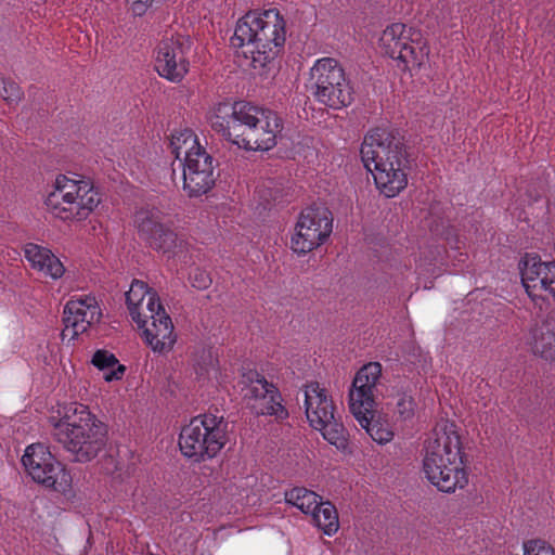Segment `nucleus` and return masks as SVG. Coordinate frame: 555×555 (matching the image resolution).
<instances>
[{
  "label": "nucleus",
  "instance_id": "39448f33",
  "mask_svg": "<svg viewBox=\"0 0 555 555\" xmlns=\"http://www.w3.org/2000/svg\"><path fill=\"white\" fill-rule=\"evenodd\" d=\"M51 435L75 462L87 463L105 446V427L88 406L70 403L60 418L51 417Z\"/></svg>",
  "mask_w": 555,
  "mask_h": 555
},
{
  "label": "nucleus",
  "instance_id": "b1692460",
  "mask_svg": "<svg viewBox=\"0 0 555 555\" xmlns=\"http://www.w3.org/2000/svg\"><path fill=\"white\" fill-rule=\"evenodd\" d=\"M359 425L365 429L366 434L378 444H386L393 439V431L390 426L380 421L373 420V411L362 410V414L357 411H350Z\"/></svg>",
  "mask_w": 555,
  "mask_h": 555
},
{
  "label": "nucleus",
  "instance_id": "0eeeda50",
  "mask_svg": "<svg viewBox=\"0 0 555 555\" xmlns=\"http://www.w3.org/2000/svg\"><path fill=\"white\" fill-rule=\"evenodd\" d=\"M100 201V195L89 179L70 173L55 177L44 205L52 216L67 221L88 217Z\"/></svg>",
  "mask_w": 555,
  "mask_h": 555
},
{
  "label": "nucleus",
  "instance_id": "7ed1b4c3",
  "mask_svg": "<svg viewBox=\"0 0 555 555\" xmlns=\"http://www.w3.org/2000/svg\"><path fill=\"white\" fill-rule=\"evenodd\" d=\"M285 39V21L278 10L270 9L241 17L230 41L233 48L243 49L255 69H262L274 61Z\"/></svg>",
  "mask_w": 555,
  "mask_h": 555
},
{
  "label": "nucleus",
  "instance_id": "5701e85b",
  "mask_svg": "<svg viewBox=\"0 0 555 555\" xmlns=\"http://www.w3.org/2000/svg\"><path fill=\"white\" fill-rule=\"evenodd\" d=\"M530 344L534 354L555 362V326L551 322L542 323L532 331Z\"/></svg>",
  "mask_w": 555,
  "mask_h": 555
},
{
  "label": "nucleus",
  "instance_id": "a878e982",
  "mask_svg": "<svg viewBox=\"0 0 555 555\" xmlns=\"http://www.w3.org/2000/svg\"><path fill=\"white\" fill-rule=\"evenodd\" d=\"M388 410L392 412L396 422H411L415 414L417 404L412 395L406 391H399L386 403Z\"/></svg>",
  "mask_w": 555,
  "mask_h": 555
},
{
  "label": "nucleus",
  "instance_id": "aec40b11",
  "mask_svg": "<svg viewBox=\"0 0 555 555\" xmlns=\"http://www.w3.org/2000/svg\"><path fill=\"white\" fill-rule=\"evenodd\" d=\"M138 327L143 331L144 341L154 352L167 353L173 348L177 337L172 321L165 309H158V312Z\"/></svg>",
  "mask_w": 555,
  "mask_h": 555
},
{
  "label": "nucleus",
  "instance_id": "6e6552de",
  "mask_svg": "<svg viewBox=\"0 0 555 555\" xmlns=\"http://www.w3.org/2000/svg\"><path fill=\"white\" fill-rule=\"evenodd\" d=\"M227 442V428L221 417L198 415L182 427L179 436L181 453L196 462L216 456Z\"/></svg>",
  "mask_w": 555,
  "mask_h": 555
},
{
  "label": "nucleus",
  "instance_id": "ddd939ff",
  "mask_svg": "<svg viewBox=\"0 0 555 555\" xmlns=\"http://www.w3.org/2000/svg\"><path fill=\"white\" fill-rule=\"evenodd\" d=\"M134 223L140 236L169 258L186 250V243L166 225L164 214L158 208H141L135 212Z\"/></svg>",
  "mask_w": 555,
  "mask_h": 555
},
{
  "label": "nucleus",
  "instance_id": "2eb2a0df",
  "mask_svg": "<svg viewBox=\"0 0 555 555\" xmlns=\"http://www.w3.org/2000/svg\"><path fill=\"white\" fill-rule=\"evenodd\" d=\"M518 267L521 283L532 300L555 301V261H542L538 255L526 254Z\"/></svg>",
  "mask_w": 555,
  "mask_h": 555
},
{
  "label": "nucleus",
  "instance_id": "6ab92c4d",
  "mask_svg": "<svg viewBox=\"0 0 555 555\" xmlns=\"http://www.w3.org/2000/svg\"><path fill=\"white\" fill-rule=\"evenodd\" d=\"M126 302L131 319L137 325L144 324L150 317L158 312V309H165L157 293L140 280L132 281L126 293Z\"/></svg>",
  "mask_w": 555,
  "mask_h": 555
},
{
  "label": "nucleus",
  "instance_id": "bb28decb",
  "mask_svg": "<svg viewBox=\"0 0 555 555\" xmlns=\"http://www.w3.org/2000/svg\"><path fill=\"white\" fill-rule=\"evenodd\" d=\"M313 524L325 534L332 535L339 528L338 515L335 506L330 502L318 503V508L311 513Z\"/></svg>",
  "mask_w": 555,
  "mask_h": 555
},
{
  "label": "nucleus",
  "instance_id": "f257e3e1",
  "mask_svg": "<svg viewBox=\"0 0 555 555\" xmlns=\"http://www.w3.org/2000/svg\"><path fill=\"white\" fill-rule=\"evenodd\" d=\"M210 127L227 141L248 151H268L282 130L275 112L249 102L221 101L207 112Z\"/></svg>",
  "mask_w": 555,
  "mask_h": 555
},
{
  "label": "nucleus",
  "instance_id": "20e7f679",
  "mask_svg": "<svg viewBox=\"0 0 555 555\" xmlns=\"http://www.w3.org/2000/svg\"><path fill=\"white\" fill-rule=\"evenodd\" d=\"M423 470L439 491L452 493L468 483L462 444L453 424L437 426L425 442Z\"/></svg>",
  "mask_w": 555,
  "mask_h": 555
},
{
  "label": "nucleus",
  "instance_id": "cd10ccee",
  "mask_svg": "<svg viewBox=\"0 0 555 555\" xmlns=\"http://www.w3.org/2000/svg\"><path fill=\"white\" fill-rule=\"evenodd\" d=\"M321 498L313 491L296 487L285 492V502L297 507L304 514H309L318 508Z\"/></svg>",
  "mask_w": 555,
  "mask_h": 555
},
{
  "label": "nucleus",
  "instance_id": "c756f323",
  "mask_svg": "<svg viewBox=\"0 0 555 555\" xmlns=\"http://www.w3.org/2000/svg\"><path fill=\"white\" fill-rule=\"evenodd\" d=\"M0 96L8 104H16L22 100L23 92L16 82L0 77Z\"/></svg>",
  "mask_w": 555,
  "mask_h": 555
},
{
  "label": "nucleus",
  "instance_id": "9b49d317",
  "mask_svg": "<svg viewBox=\"0 0 555 555\" xmlns=\"http://www.w3.org/2000/svg\"><path fill=\"white\" fill-rule=\"evenodd\" d=\"M410 31L404 24H391L383 30L379 47L385 54L397 60L403 70L413 72L427 62L429 50L418 33L412 37Z\"/></svg>",
  "mask_w": 555,
  "mask_h": 555
},
{
  "label": "nucleus",
  "instance_id": "7c9ffc66",
  "mask_svg": "<svg viewBox=\"0 0 555 555\" xmlns=\"http://www.w3.org/2000/svg\"><path fill=\"white\" fill-rule=\"evenodd\" d=\"M522 555H555V550L543 540H530L524 543Z\"/></svg>",
  "mask_w": 555,
  "mask_h": 555
},
{
  "label": "nucleus",
  "instance_id": "4be33fe9",
  "mask_svg": "<svg viewBox=\"0 0 555 555\" xmlns=\"http://www.w3.org/2000/svg\"><path fill=\"white\" fill-rule=\"evenodd\" d=\"M306 416L310 425L324 424V420H328L334 414V406L325 388L318 383L306 385L305 390Z\"/></svg>",
  "mask_w": 555,
  "mask_h": 555
},
{
  "label": "nucleus",
  "instance_id": "473e14b6",
  "mask_svg": "<svg viewBox=\"0 0 555 555\" xmlns=\"http://www.w3.org/2000/svg\"><path fill=\"white\" fill-rule=\"evenodd\" d=\"M448 241V244L451 246V247H454V248H460V246L457 245V242H453V240L451 238H447Z\"/></svg>",
  "mask_w": 555,
  "mask_h": 555
},
{
  "label": "nucleus",
  "instance_id": "423d86ee",
  "mask_svg": "<svg viewBox=\"0 0 555 555\" xmlns=\"http://www.w3.org/2000/svg\"><path fill=\"white\" fill-rule=\"evenodd\" d=\"M170 147L181 162L183 191L190 197L208 193L216 182L215 162L191 129H181L172 133Z\"/></svg>",
  "mask_w": 555,
  "mask_h": 555
},
{
  "label": "nucleus",
  "instance_id": "f3484780",
  "mask_svg": "<svg viewBox=\"0 0 555 555\" xmlns=\"http://www.w3.org/2000/svg\"><path fill=\"white\" fill-rule=\"evenodd\" d=\"M155 69L159 76L172 82H179L184 78L189 72V61L181 38H166L158 43Z\"/></svg>",
  "mask_w": 555,
  "mask_h": 555
},
{
  "label": "nucleus",
  "instance_id": "393cba45",
  "mask_svg": "<svg viewBox=\"0 0 555 555\" xmlns=\"http://www.w3.org/2000/svg\"><path fill=\"white\" fill-rule=\"evenodd\" d=\"M91 363L104 372L103 378L107 383L120 380L126 372V366L120 364L115 354L106 349L94 351Z\"/></svg>",
  "mask_w": 555,
  "mask_h": 555
},
{
  "label": "nucleus",
  "instance_id": "f8f14e48",
  "mask_svg": "<svg viewBox=\"0 0 555 555\" xmlns=\"http://www.w3.org/2000/svg\"><path fill=\"white\" fill-rule=\"evenodd\" d=\"M333 218L324 206H310L298 218L291 240V248L296 254H307L322 245L331 235Z\"/></svg>",
  "mask_w": 555,
  "mask_h": 555
},
{
  "label": "nucleus",
  "instance_id": "9d476101",
  "mask_svg": "<svg viewBox=\"0 0 555 555\" xmlns=\"http://www.w3.org/2000/svg\"><path fill=\"white\" fill-rule=\"evenodd\" d=\"M22 464L30 478L55 492L67 494L73 488V477L63 463L57 461L49 448L33 443L25 449Z\"/></svg>",
  "mask_w": 555,
  "mask_h": 555
},
{
  "label": "nucleus",
  "instance_id": "c85d7f7f",
  "mask_svg": "<svg viewBox=\"0 0 555 555\" xmlns=\"http://www.w3.org/2000/svg\"><path fill=\"white\" fill-rule=\"evenodd\" d=\"M314 429L321 431L323 438L337 449L347 448V433L341 423H339L334 414L328 420H324V424L313 425Z\"/></svg>",
  "mask_w": 555,
  "mask_h": 555
},
{
  "label": "nucleus",
  "instance_id": "4468645a",
  "mask_svg": "<svg viewBox=\"0 0 555 555\" xmlns=\"http://www.w3.org/2000/svg\"><path fill=\"white\" fill-rule=\"evenodd\" d=\"M241 393L246 405L259 415L287 416L278 388L257 372L243 375Z\"/></svg>",
  "mask_w": 555,
  "mask_h": 555
},
{
  "label": "nucleus",
  "instance_id": "f03ea898",
  "mask_svg": "<svg viewBox=\"0 0 555 555\" xmlns=\"http://www.w3.org/2000/svg\"><path fill=\"white\" fill-rule=\"evenodd\" d=\"M361 159L373 175L376 188L395 197L408 185V158L400 139L386 128H376L363 139Z\"/></svg>",
  "mask_w": 555,
  "mask_h": 555
},
{
  "label": "nucleus",
  "instance_id": "1a4fd4ad",
  "mask_svg": "<svg viewBox=\"0 0 555 555\" xmlns=\"http://www.w3.org/2000/svg\"><path fill=\"white\" fill-rule=\"evenodd\" d=\"M310 85L315 99L328 107L338 109L352 102V88L335 59L315 61L310 69Z\"/></svg>",
  "mask_w": 555,
  "mask_h": 555
},
{
  "label": "nucleus",
  "instance_id": "dca6fc26",
  "mask_svg": "<svg viewBox=\"0 0 555 555\" xmlns=\"http://www.w3.org/2000/svg\"><path fill=\"white\" fill-rule=\"evenodd\" d=\"M102 318V310L94 296L80 295L73 297L64 307L63 339L74 340L98 324Z\"/></svg>",
  "mask_w": 555,
  "mask_h": 555
},
{
  "label": "nucleus",
  "instance_id": "2f4dec72",
  "mask_svg": "<svg viewBox=\"0 0 555 555\" xmlns=\"http://www.w3.org/2000/svg\"><path fill=\"white\" fill-rule=\"evenodd\" d=\"M192 283L194 287L204 289L209 286L210 279L205 272L196 270L192 275Z\"/></svg>",
  "mask_w": 555,
  "mask_h": 555
},
{
  "label": "nucleus",
  "instance_id": "a211bd4d",
  "mask_svg": "<svg viewBox=\"0 0 555 555\" xmlns=\"http://www.w3.org/2000/svg\"><path fill=\"white\" fill-rule=\"evenodd\" d=\"M380 377L382 365L378 362H369L357 372L348 396L350 411L362 414V410H374V391Z\"/></svg>",
  "mask_w": 555,
  "mask_h": 555
},
{
  "label": "nucleus",
  "instance_id": "412c9836",
  "mask_svg": "<svg viewBox=\"0 0 555 555\" xmlns=\"http://www.w3.org/2000/svg\"><path fill=\"white\" fill-rule=\"evenodd\" d=\"M23 251L30 267L42 275L52 280H59L64 275L65 267L63 262L48 247L27 243L24 245Z\"/></svg>",
  "mask_w": 555,
  "mask_h": 555
}]
</instances>
